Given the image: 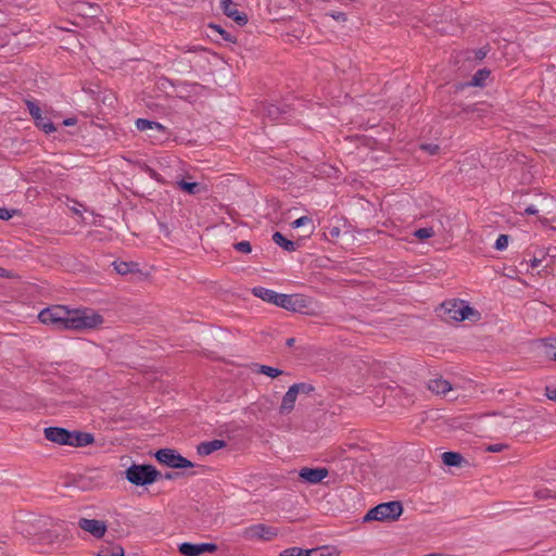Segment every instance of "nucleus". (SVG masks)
Instances as JSON below:
<instances>
[{
  "label": "nucleus",
  "mask_w": 556,
  "mask_h": 556,
  "mask_svg": "<svg viewBox=\"0 0 556 556\" xmlns=\"http://www.w3.org/2000/svg\"><path fill=\"white\" fill-rule=\"evenodd\" d=\"M38 318L42 324L53 326L58 330L84 331L103 324V317L91 308L70 309L63 305L42 309Z\"/></svg>",
  "instance_id": "1"
},
{
  "label": "nucleus",
  "mask_w": 556,
  "mask_h": 556,
  "mask_svg": "<svg viewBox=\"0 0 556 556\" xmlns=\"http://www.w3.org/2000/svg\"><path fill=\"white\" fill-rule=\"evenodd\" d=\"M403 513V505L399 501L381 503L369 509L364 516V522L368 521H395Z\"/></svg>",
  "instance_id": "2"
},
{
  "label": "nucleus",
  "mask_w": 556,
  "mask_h": 556,
  "mask_svg": "<svg viewBox=\"0 0 556 556\" xmlns=\"http://www.w3.org/2000/svg\"><path fill=\"white\" fill-rule=\"evenodd\" d=\"M443 314L447 319L463 321L465 319L478 318L480 314L462 300H448L442 304Z\"/></svg>",
  "instance_id": "3"
},
{
  "label": "nucleus",
  "mask_w": 556,
  "mask_h": 556,
  "mask_svg": "<svg viewBox=\"0 0 556 556\" xmlns=\"http://www.w3.org/2000/svg\"><path fill=\"white\" fill-rule=\"evenodd\" d=\"M125 473L126 479L135 485L151 484L160 476V471L152 465H132Z\"/></svg>",
  "instance_id": "4"
},
{
  "label": "nucleus",
  "mask_w": 556,
  "mask_h": 556,
  "mask_svg": "<svg viewBox=\"0 0 556 556\" xmlns=\"http://www.w3.org/2000/svg\"><path fill=\"white\" fill-rule=\"evenodd\" d=\"M155 458L159 463L175 469H184L194 467L186 457L181 456L175 450L161 448L155 453Z\"/></svg>",
  "instance_id": "5"
},
{
  "label": "nucleus",
  "mask_w": 556,
  "mask_h": 556,
  "mask_svg": "<svg viewBox=\"0 0 556 556\" xmlns=\"http://www.w3.org/2000/svg\"><path fill=\"white\" fill-rule=\"evenodd\" d=\"M277 535V531L273 527L264 523H256L245 528L242 532L243 539L248 541H270Z\"/></svg>",
  "instance_id": "6"
},
{
  "label": "nucleus",
  "mask_w": 556,
  "mask_h": 556,
  "mask_svg": "<svg viewBox=\"0 0 556 556\" xmlns=\"http://www.w3.org/2000/svg\"><path fill=\"white\" fill-rule=\"evenodd\" d=\"M309 305V300L301 294H282L280 293L278 305L291 312H303Z\"/></svg>",
  "instance_id": "7"
},
{
  "label": "nucleus",
  "mask_w": 556,
  "mask_h": 556,
  "mask_svg": "<svg viewBox=\"0 0 556 556\" xmlns=\"http://www.w3.org/2000/svg\"><path fill=\"white\" fill-rule=\"evenodd\" d=\"M26 105L38 128L46 134L55 131L53 123L47 116L42 115L41 109L35 102L28 100L26 101Z\"/></svg>",
  "instance_id": "8"
},
{
  "label": "nucleus",
  "mask_w": 556,
  "mask_h": 556,
  "mask_svg": "<svg viewBox=\"0 0 556 556\" xmlns=\"http://www.w3.org/2000/svg\"><path fill=\"white\" fill-rule=\"evenodd\" d=\"M179 552L184 556H200L204 553H214L217 551V545L213 543H201V544H192V543H181L178 547Z\"/></svg>",
  "instance_id": "9"
},
{
  "label": "nucleus",
  "mask_w": 556,
  "mask_h": 556,
  "mask_svg": "<svg viewBox=\"0 0 556 556\" xmlns=\"http://www.w3.org/2000/svg\"><path fill=\"white\" fill-rule=\"evenodd\" d=\"M78 526L80 529L90 533L97 539L102 538L108 529L105 521L98 519L80 518L78 520Z\"/></svg>",
  "instance_id": "10"
},
{
  "label": "nucleus",
  "mask_w": 556,
  "mask_h": 556,
  "mask_svg": "<svg viewBox=\"0 0 556 556\" xmlns=\"http://www.w3.org/2000/svg\"><path fill=\"white\" fill-rule=\"evenodd\" d=\"M329 475V470L325 467L309 468L303 467L299 471V477L304 482L309 484H317L321 482Z\"/></svg>",
  "instance_id": "11"
},
{
  "label": "nucleus",
  "mask_w": 556,
  "mask_h": 556,
  "mask_svg": "<svg viewBox=\"0 0 556 556\" xmlns=\"http://www.w3.org/2000/svg\"><path fill=\"white\" fill-rule=\"evenodd\" d=\"M45 438L51 442L67 445L71 431L60 427H48L45 429Z\"/></svg>",
  "instance_id": "12"
},
{
  "label": "nucleus",
  "mask_w": 556,
  "mask_h": 556,
  "mask_svg": "<svg viewBox=\"0 0 556 556\" xmlns=\"http://www.w3.org/2000/svg\"><path fill=\"white\" fill-rule=\"evenodd\" d=\"M220 7L224 13L233 18L239 25H244L248 22V17L244 13L239 12L231 0H220Z\"/></svg>",
  "instance_id": "13"
},
{
  "label": "nucleus",
  "mask_w": 556,
  "mask_h": 556,
  "mask_svg": "<svg viewBox=\"0 0 556 556\" xmlns=\"http://www.w3.org/2000/svg\"><path fill=\"white\" fill-rule=\"evenodd\" d=\"M94 442V438L91 433L81 431H71V438H68L67 445L70 446H87Z\"/></svg>",
  "instance_id": "14"
},
{
  "label": "nucleus",
  "mask_w": 556,
  "mask_h": 556,
  "mask_svg": "<svg viewBox=\"0 0 556 556\" xmlns=\"http://www.w3.org/2000/svg\"><path fill=\"white\" fill-rule=\"evenodd\" d=\"M296 393H295V390H293L291 387L288 389V391L286 392V394L283 395L282 397V401H281V404H280V407H279V413L281 415H288L290 414L293 408H294V405H295V402H296Z\"/></svg>",
  "instance_id": "15"
},
{
  "label": "nucleus",
  "mask_w": 556,
  "mask_h": 556,
  "mask_svg": "<svg viewBox=\"0 0 556 556\" xmlns=\"http://www.w3.org/2000/svg\"><path fill=\"white\" fill-rule=\"evenodd\" d=\"M253 295L266 301L268 303L278 305L280 293H277L274 290L266 289L263 287H255L252 289Z\"/></svg>",
  "instance_id": "16"
},
{
  "label": "nucleus",
  "mask_w": 556,
  "mask_h": 556,
  "mask_svg": "<svg viewBox=\"0 0 556 556\" xmlns=\"http://www.w3.org/2000/svg\"><path fill=\"white\" fill-rule=\"evenodd\" d=\"M225 446L226 442L224 440H212L200 443L197 447V451L200 455L206 456Z\"/></svg>",
  "instance_id": "17"
},
{
  "label": "nucleus",
  "mask_w": 556,
  "mask_h": 556,
  "mask_svg": "<svg viewBox=\"0 0 556 556\" xmlns=\"http://www.w3.org/2000/svg\"><path fill=\"white\" fill-rule=\"evenodd\" d=\"M428 389L438 395H445L452 390V384L445 379L437 378L429 381Z\"/></svg>",
  "instance_id": "18"
},
{
  "label": "nucleus",
  "mask_w": 556,
  "mask_h": 556,
  "mask_svg": "<svg viewBox=\"0 0 556 556\" xmlns=\"http://www.w3.org/2000/svg\"><path fill=\"white\" fill-rule=\"evenodd\" d=\"M98 556H125V552L119 544L106 542L101 545Z\"/></svg>",
  "instance_id": "19"
},
{
  "label": "nucleus",
  "mask_w": 556,
  "mask_h": 556,
  "mask_svg": "<svg viewBox=\"0 0 556 556\" xmlns=\"http://www.w3.org/2000/svg\"><path fill=\"white\" fill-rule=\"evenodd\" d=\"M273 241L288 252H293L296 249L295 242L287 239L281 232L278 231L273 235Z\"/></svg>",
  "instance_id": "20"
},
{
  "label": "nucleus",
  "mask_w": 556,
  "mask_h": 556,
  "mask_svg": "<svg viewBox=\"0 0 556 556\" xmlns=\"http://www.w3.org/2000/svg\"><path fill=\"white\" fill-rule=\"evenodd\" d=\"M136 126L139 130H142V131L151 129V130H157L160 132H165V127L163 125H161L157 122H152V121L144 119V118H138L136 121Z\"/></svg>",
  "instance_id": "21"
},
{
  "label": "nucleus",
  "mask_w": 556,
  "mask_h": 556,
  "mask_svg": "<svg viewBox=\"0 0 556 556\" xmlns=\"http://www.w3.org/2000/svg\"><path fill=\"white\" fill-rule=\"evenodd\" d=\"M464 460V457L456 452H444L442 454V462L446 466L456 467L460 466Z\"/></svg>",
  "instance_id": "22"
},
{
  "label": "nucleus",
  "mask_w": 556,
  "mask_h": 556,
  "mask_svg": "<svg viewBox=\"0 0 556 556\" xmlns=\"http://www.w3.org/2000/svg\"><path fill=\"white\" fill-rule=\"evenodd\" d=\"M543 354L552 359L556 361V338H549L543 342Z\"/></svg>",
  "instance_id": "23"
},
{
  "label": "nucleus",
  "mask_w": 556,
  "mask_h": 556,
  "mask_svg": "<svg viewBox=\"0 0 556 556\" xmlns=\"http://www.w3.org/2000/svg\"><path fill=\"white\" fill-rule=\"evenodd\" d=\"M114 269L119 275H127L136 270L137 264L128 262H113Z\"/></svg>",
  "instance_id": "24"
},
{
  "label": "nucleus",
  "mask_w": 556,
  "mask_h": 556,
  "mask_svg": "<svg viewBox=\"0 0 556 556\" xmlns=\"http://www.w3.org/2000/svg\"><path fill=\"white\" fill-rule=\"evenodd\" d=\"M490 76V71L489 70H479L478 72H476V74L472 76V79L470 81V85L471 86H483L484 85V81L489 78Z\"/></svg>",
  "instance_id": "25"
},
{
  "label": "nucleus",
  "mask_w": 556,
  "mask_h": 556,
  "mask_svg": "<svg viewBox=\"0 0 556 556\" xmlns=\"http://www.w3.org/2000/svg\"><path fill=\"white\" fill-rule=\"evenodd\" d=\"M282 113H285V111L275 104H268L264 109V114L271 121L279 119Z\"/></svg>",
  "instance_id": "26"
},
{
  "label": "nucleus",
  "mask_w": 556,
  "mask_h": 556,
  "mask_svg": "<svg viewBox=\"0 0 556 556\" xmlns=\"http://www.w3.org/2000/svg\"><path fill=\"white\" fill-rule=\"evenodd\" d=\"M257 372L266 375V376H268L270 378H276V377H278V376L283 374L282 370H280L278 368H275V367H271V366H267V365H260V367L257 369Z\"/></svg>",
  "instance_id": "27"
},
{
  "label": "nucleus",
  "mask_w": 556,
  "mask_h": 556,
  "mask_svg": "<svg viewBox=\"0 0 556 556\" xmlns=\"http://www.w3.org/2000/svg\"><path fill=\"white\" fill-rule=\"evenodd\" d=\"M302 556H333L331 552L328 551V547H319L312 549H302Z\"/></svg>",
  "instance_id": "28"
},
{
  "label": "nucleus",
  "mask_w": 556,
  "mask_h": 556,
  "mask_svg": "<svg viewBox=\"0 0 556 556\" xmlns=\"http://www.w3.org/2000/svg\"><path fill=\"white\" fill-rule=\"evenodd\" d=\"M291 388L293 390H295L296 395H299L300 393L309 394L311 392H313L315 390V388L312 384L304 383V382L294 383L291 386Z\"/></svg>",
  "instance_id": "29"
},
{
  "label": "nucleus",
  "mask_w": 556,
  "mask_h": 556,
  "mask_svg": "<svg viewBox=\"0 0 556 556\" xmlns=\"http://www.w3.org/2000/svg\"><path fill=\"white\" fill-rule=\"evenodd\" d=\"M178 185L184 191L188 192L189 194H195L199 192L200 189L198 182H187L185 180H181L178 182Z\"/></svg>",
  "instance_id": "30"
},
{
  "label": "nucleus",
  "mask_w": 556,
  "mask_h": 556,
  "mask_svg": "<svg viewBox=\"0 0 556 556\" xmlns=\"http://www.w3.org/2000/svg\"><path fill=\"white\" fill-rule=\"evenodd\" d=\"M414 236L419 240H426L434 236V230L432 227L419 228L414 232Z\"/></svg>",
  "instance_id": "31"
},
{
  "label": "nucleus",
  "mask_w": 556,
  "mask_h": 556,
  "mask_svg": "<svg viewBox=\"0 0 556 556\" xmlns=\"http://www.w3.org/2000/svg\"><path fill=\"white\" fill-rule=\"evenodd\" d=\"M508 241L509 237L507 235H500L495 241V249L500 251L506 249L508 245Z\"/></svg>",
  "instance_id": "32"
},
{
  "label": "nucleus",
  "mask_w": 556,
  "mask_h": 556,
  "mask_svg": "<svg viewBox=\"0 0 556 556\" xmlns=\"http://www.w3.org/2000/svg\"><path fill=\"white\" fill-rule=\"evenodd\" d=\"M545 258L544 250L538 251L536 255L531 260V268L534 269L539 267L543 260Z\"/></svg>",
  "instance_id": "33"
},
{
  "label": "nucleus",
  "mask_w": 556,
  "mask_h": 556,
  "mask_svg": "<svg viewBox=\"0 0 556 556\" xmlns=\"http://www.w3.org/2000/svg\"><path fill=\"white\" fill-rule=\"evenodd\" d=\"M235 249L241 253H250L252 251V247L249 241H240L236 243Z\"/></svg>",
  "instance_id": "34"
},
{
  "label": "nucleus",
  "mask_w": 556,
  "mask_h": 556,
  "mask_svg": "<svg viewBox=\"0 0 556 556\" xmlns=\"http://www.w3.org/2000/svg\"><path fill=\"white\" fill-rule=\"evenodd\" d=\"M307 224H313L312 218L308 217V216H302V217L295 219L294 222H292L291 226L293 228H300V227L305 226Z\"/></svg>",
  "instance_id": "35"
},
{
  "label": "nucleus",
  "mask_w": 556,
  "mask_h": 556,
  "mask_svg": "<svg viewBox=\"0 0 556 556\" xmlns=\"http://www.w3.org/2000/svg\"><path fill=\"white\" fill-rule=\"evenodd\" d=\"M508 447L507 444H504V443H496V444H490L485 447V451L486 452H490V453H500V452H503L504 450H506Z\"/></svg>",
  "instance_id": "36"
},
{
  "label": "nucleus",
  "mask_w": 556,
  "mask_h": 556,
  "mask_svg": "<svg viewBox=\"0 0 556 556\" xmlns=\"http://www.w3.org/2000/svg\"><path fill=\"white\" fill-rule=\"evenodd\" d=\"M210 27L212 29L216 30L217 33H219L224 40L233 41L231 35L228 31L224 30L220 26L212 24V25H210Z\"/></svg>",
  "instance_id": "37"
},
{
  "label": "nucleus",
  "mask_w": 556,
  "mask_h": 556,
  "mask_svg": "<svg viewBox=\"0 0 556 556\" xmlns=\"http://www.w3.org/2000/svg\"><path fill=\"white\" fill-rule=\"evenodd\" d=\"M280 556H302V548L292 547L285 549Z\"/></svg>",
  "instance_id": "38"
},
{
  "label": "nucleus",
  "mask_w": 556,
  "mask_h": 556,
  "mask_svg": "<svg viewBox=\"0 0 556 556\" xmlns=\"http://www.w3.org/2000/svg\"><path fill=\"white\" fill-rule=\"evenodd\" d=\"M14 213H15L14 210L10 211L7 207H0V219L9 220L10 218H12Z\"/></svg>",
  "instance_id": "39"
},
{
  "label": "nucleus",
  "mask_w": 556,
  "mask_h": 556,
  "mask_svg": "<svg viewBox=\"0 0 556 556\" xmlns=\"http://www.w3.org/2000/svg\"><path fill=\"white\" fill-rule=\"evenodd\" d=\"M545 395L548 400L556 401V388L546 387Z\"/></svg>",
  "instance_id": "40"
},
{
  "label": "nucleus",
  "mask_w": 556,
  "mask_h": 556,
  "mask_svg": "<svg viewBox=\"0 0 556 556\" xmlns=\"http://www.w3.org/2000/svg\"><path fill=\"white\" fill-rule=\"evenodd\" d=\"M330 16L339 22H345L348 20L346 14L343 12H333L330 14Z\"/></svg>",
  "instance_id": "41"
},
{
  "label": "nucleus",
  "mask_w": 556,
  "mask_h": 556,
  "mask_svg": "<svg viewBox=\"0 0 556 556\" xmlns=\"http://www.w3.org/2000/svg\"><path fill=\"white\" fill-rule=\"evenodd\" d=\"M7 535H0V556L7 555Z\"/></svg>",
  "instance_id": "42"
},
{
  "label": "nucleus",
  "mask_w": 556,
  "mask_h": 556,
  "mask_svg": "<svg viewBox=\"0 0 556 556\" xmlns=\"http://www.w3.org/2000/svg\"><path fill=\"white\" fill-rule=\"evenodd\" d=\"M421 148L430 154H435L439 151V147L437 144H424Z\"/></svg>",
  "instance_id": "43"
},
{
  "label": "nucleus",
  "mask_w": 556,
  "mask_h": 556,
  "mask_svg": "<svg viewBox=\"0 0 556 556\" xmlns=\"http://www.w3.org/2000/svg\"><path fill=\"white\" fill-rule=\"evenodd\" d=\"M545 257L548 255L551 257H556V247H549L546 250H544Z\"/></svg>",
  "instance_id": "44"
},
{
  "label": "nucleus",
  "mask_w": 556,
  "mask_h": 556,
  "mask_svg": "<svg viewBox=\"0 0 556 556\" xmlns=\"http://www.w3.org/2000/svg\"><path fill=\"white\" fill-rule=\"evenodd\" d=\"M0 277L12 278L14 277L13 273L3 268H0Z\"/></svg>",
  "instance_id": "45"
},
{
  "label": "nucleus",
  "mask_w": 556,
  "mask_h": 556,
  "mask_svg": "<svg viewBox=\"0 0 556 556\" xmlns=\"http://www.w3.org/2000/svg\"><path fill=\"white\" fill-rule=\"evenodd\" d=\"M539 211L535 208L534 205H529L526 210H525V213L526 214H529V215H534L536 214Z\"/></svg>",
  "instance_id": "46"
},
{
  "label": "nucleus",
  "mask_w": 556,
  "mask_h": 556,
  "mask_svg": "<svg viewBox=\"0 0 556 556\" xmlns=\"http://www.w3.org/2000/svg\"><path fill=\"white\" fill-rule=\"evenodd\" d=\"M329 235H330L332 238H337V237H339V235H340V229H339V227H332V228H330V230H329Z\"/></svg>",
  "instance_id": "47"
},
{
  "label": "nucleus",
  "mask_w": 556,
  "mask_h": 556,
  "mask_svg": "<svg viewBox=\"0 0 556 556\" xmlns=\"http://www.w3.org/2000/svg\"><path fill=\"white\" fill-rule=\"evenodd\" d=\"M485 55H486V52H485V51H483L482 49H480V50H478V51L476 52V56H477V59H479V60H482Z\"/></svg>",
  "instance_id": "48"
},
{
  "label": "nucleus",
  "mask_w": 556,
  "mask_h": 556,
  "mask_svg": "<svg viewBox=\"0 0 556 556\" xmlns=\"http://www.w3.org/2000/svg\"><path fill=\"white\" fill-rule=\"evenodd\" d=\"M294 343H295V339H294V338H289V339L286 341V344H287L288 346H290V348H291V346H293V345H294Z\"/></svg>",
  "instance_id": "49"
},
{
  "label": "nucleus",
  "mask_w": 556,
  "mask_h": 556,
  "mask_svg": "<svg viewBox=\"0 0 556 556\" xmlns=\"http://www.w3.org/2000/svg\"><path fill=\"white\" fill-rule=\"evenodd\" d=\"M74 124H75V119L74 118H68V119L64 121V125H66V126H71V125H74Z\"/></svg>",
  "instance_id": "50"
},
{
  "label": "nucleus",
  "mask_w": 556,
  "mask_h": 556,
  "mask_svg": "<svg viewBox=\"0 0 556 556\" xmlns=\"http://www.w3.org/2000/svg\"><path fill=\"white\" fill-rule=\"evenodd\" d=\"M177 475H178V473H167V475L165 476V478H166V479H173V478H175Z\"/></svg>",
  "instance_id": "51"
},
{
  "label": "nucleus",
  "mask_w": 556,
  "mask_h": 556,
  "mask_svg": "<svg viewBox=\"0 0 556 556\" xmlns=\"http://www.w3.org/2000/svg\"><path fill=\"white\" fill-rule=\"evenodd\" d=\"M22 533L31 534L28 530L22 529Z\"/></svg>",
  "instance_id": "52"
},
{
  "label": "nucleus",
  "mask_w": 556,
  "mask_h": 556,
  "mask_svg": "<svg viewBox=\"0 0 556 556\" xmlns=\"http://www.w3.org/2000/svg\"><path fill=\"white\" fill-rule=\"evenodd\" d=\"M475 109H467L466 112H473Z\"/></svg>",
  "instance_id": "53"
}]
</instances>
